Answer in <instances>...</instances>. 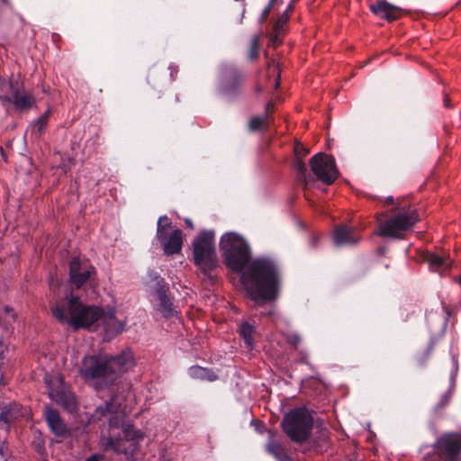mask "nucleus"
I'll return each instance as SVG.
<instances>
[{
    "label": "nucleus",
    "instance_id": "obj_1",
    "mask_svg": "<svg viewBox=\"0 0 461 461\" xmlns=\"http://www.w3.org/2000/svg\"><path fill=\"white\" fill-rule=\"evenodd\" d=\"M220 248L227 267L234 272L241 273V283L253 301H270L276 298L278 273L274 262L266 258L249 262L250 249L248 243L234 232L221 236Z\"/></svg>",
    "mask_w": 461,
    "mask_h": 461
},
{
    "label": "nucleus",
    "instance_id": "obj_2",
    "mask_svg": "<svg viewBox=\"0 0 461 461\" xmlns=\"http://www.w3.org/2000/svg\"><path fill=\"white\" fill-rule=\"evenodd\" d=\"M52 315L73 330H101L110 339L124 330L125 321H119L113 310L104 311L95 305L85 304L77 296L66 295L51 306Z\"/></svg>",
    "mask_w": 461,
    "mask_h": 461
},
{
    "label": "nucleus",
    "instance_id": "obj_3",
    "mask_svg": "<svg viewBox=\"0 0 461 461\" xmlns=\"http://www.w3.org/2000/svg\"><path fill=\"white\" fill-rule=\"evenodd\" d=\"M135 365L133 353L127 349L118 355L93 354L84 357L79 374L95 390L113 385Z\"/></svg>",
    "mask_w": 461,
    "mask_h": 461
},
{
    "label": "nucleus",
    "instance_id": "obj_4",
    "mask_svg": "<svg viewBox=\"0 0 461 461\" xmlns=\"http://www.w3.org/2000/svg\"><path fill=\"white\" fill-rule=\"evenodd\" d=\"M380 236L402 239L419 221L415 210L393 208L386 213L377 216Z\"/></svg>",
    "mask_w": 461,
    "mask_h": 461
},
{
    "label": "nucleus",
    "instance_id": "obj_5",
    "mask_svg": "<svg viewBox=\"0 0 461 461\" xmlns=\"http://www.w3.org/2000/svg\"><path fill=\"white\" fill-rule=\"evenodd\" d=\"M192 249L195 267L204 276H209L218 266L214 231H200L192 241Z\"/></svg>",
    "mask_w": 461,
    "mask_h": 461
},
{
    "label": "nucleus",
    "instance_id": "obj_6",
    "mask_svg": "<svg viewBox=\"0 0 461 461\" xmlns=\"http://www.w3.org/2000/svg\"><path fill=\"white\" fill-rule=\"evenodd\" d=\"M281 426L292 441L303 443L312 434L313 418L307 409L295 408L285 415Z\"/></svg>",
    "mask_w": 461,
    "mask_h": 461
},
{
    "label": "nucleus",
    "instance_id": "obj_7",
    "mask_svg": "<svg viewBox=\"0 0 461 461\" xmlns=\"http://www.w3.org/2000/svg\"><path fill=\"white\" fill-rule=\"evenodd\" d=\"M122 433L123 438L108 439L104 448L123 454L128 461H134V456L139 448V440L143 438V433L131 425L124 426Z\"/></svg>",
    "mask_w": 461,
    "mask_h": 461
},
{
    "label": "nucleus",
    "instance_id": "obj_8",
    "mask_svg": "<svg viewBox=\"0 0 461 461\" xmlns=\"http://www.w3.org/2000/svg\"><path fill=\"white\" fill-rule=\"evenodd\" d=\"M45 383L49 390V396L58 404L69 412L77 409V401L74 393L64 384L63 378L59 374L47 375Z\"/></svg>",
    "mask_w": 461,
    "mask_h": 461
},
{
    "label": "nucleus",
    "instance_id": "obj_9",
    "mask_svg": "<svg viewBox=\"0 0 461 461\" xmlns=\"http://www.w3.org/2000/svg\"><path fill=\"white\" fill-rule=\"evenodd\" d=\"M312 171L321 182L330 185L339 176L333 157L324 153H318L310 160Z\"/></svg>",
    "mask_w": 461,
    "mask_h": 461
},
{
    "label": "nucleus",
    "instance_id": "obj_10",
    "mask_svg": "<svg viewBox=\"0 0 461 461\" xmlns=\"http://www.w3.org/2000/svg\"><path fill=\"white\" fill-rule=\"evenodd\" d=\"M438 451L446 455L449 461H455L461 451V433H447L440 437L435 445Z\"/></svg>",
    "mask_w": 461,
    "mask_h": 461
},
{
    "label": "nucleus",
    "instance_id": "obj_11",
    "mask_svg": "<svg viewBox=\"0 0 461 461\" xmlns=\"http://www.w3.org/2000/svg\"><path fill=\"white\" fill-rule=\"evenodd\" d=\"M94 267L86 260L74 258L69 266L70 283L76 288L81 287L91 276Z\"/></svg>",
    "mask_w": 461,
    "mask_h": 461
},
{
    "label": "nucleus",
    "instance_id": "obj_12",
    "mask_svg": "<svg viewBox=\"0 0 461 461\" xmlns=\"http://www.w3.org/2000/svg\"><path fill=\"white\" fill-rule=\"evenodd\" d=\"M156 238L161 244L164 254L172 256L178 254L183 247V232L180 229H174L170 232L156 234Z\"/></svg>",
    "mask_w": 461,
    "mask_h": 461
},
{
    "label": "nucleus",
    "instance_id": "obj_13",
    "mask_svg": "<svg viewBox=\"0 0 461 461\" xmlns=\"http://www.w3.org/2000/svg\"><path fill=\"white\" fill-rule=\"evenodd\" d=\"M168 287L164 285L163 279H159L157 282L154 295L159 302L157 311L160 312L165 317H170L174 315V307L171 299L168 294Z\"/></svg>",
    "mask_w": 461,
    "mask_h": 461
},
{
    "label": "nucleus",
    "instance_id": "obj_14",
    "mask_svg": "<svg viewBox=\"0 0 461 461\" xmlns=\"http://www.w3.org/2000/svg\"><path fill=\"white\" fill-rule=\"evenodd\" d=\"M370 10L377 16L387 21H394L401 17L402 10L384 0L377 1L370 5Z\"/></svg>",
    "mask_w": 461,
    "mask_h": 461
},
{
    "label": "nucleus",
    "instance_id": "obj_15",
    "mask_svg": "<svg viewBox=\"0 0 461 461\" xmlns=\"http://www.w3.org/2000/svg\"><path fill=\"white\" fill-rule=\"evenodd\" d=\"M44 416L50 429L56 436H65L67 434V427L56 410L46 406Z\"/></svg>",
    "mask_w": 461,
    "mask_h": 461
},
{
    "label": "nucleus",
    "instance_id": "obj_16",
    "mask_svg": "<svg viewBox=\"0 0 461 461\" xmlns=\"http://www.w3.org/2000/svg\"><path fill=\"white\" fill-rule=\"evenodd\" d=\"M360 240L353 228L339 226L336 228L333 234V240L337 246L354 245Z\"/></svg>",
    "mask_w": 461,
    "mask_h": 461
},
{
    "label": "nucleus",
    "instance_id": "obj_17",
    "mask_svg": "<svg viewBox=\"0 0 461 461\" xmlns=\"http://www.w3.org/2000/svg\"><path fill=\"white\" fill-rule=\"evenodd\" d=\"M120 408V405L115 403L113 400L109 402H106L104 406L97 407L95 416L100 418L106 415H112L109 417V426L111 428H116L119 426L117 421V412Z\"/></svg>",
    "mask_w": 461,
    "mask_h": 461
},
{
    "label": "nucleus",
    "instance_id": "obj_18",
    "mask_svg": "<svg viewBox=\"0 0 461 461\" xmlns=\"http://www.w3.org/2000/svg\"><path fill=\"white\" fill-rule=\"evenodd\" d=\"M429 267L436 272L445 271L450 268L452 260L449 256L431 253L426 258Z\"/></svg>",
    "mask_w": 461,
    "mask_h": 461
},
{
    "label": "nucleus",
    "instance_id": "obj_19",
    "mask_svg": "<svg viewBox=\"0 0 461 461\" xmlns=\"http://www.w3.org/2000/svg\"><path fill=\"white\" fill-rule=\"evenodd\" d=\"M291 9V5H289L286 12H285L282 15H280L273 27V35L271 37V41L274 46H276L281 43L282 37L285 32V25L289 20V10Z\"/></svg>",
    "mask_w": 461,
    "mask_h": 461
},
{
    "label": "nucleus",
    "instance_id": "obj_20",
    "mask_svg": "<svg viewBox=\"0 0 461 461\" xmlns=\"http://www.w3.org/2000/svg\"><path fill=\"white\" fill-rule=\"evenodd\" d=\"M29 416V410L18 403H12L9 407L2 411L0 419L5 423L11 422L13 420Z\"/></svg>",
    "mask_w": 461,
    "mask_h": 461
},
{
    "label": "nucleus",
    "instance_id": "obj_21",
    "mask_svg": "<svg viewBox=\"0 0 461 461\" xmlns=\"http://www.w3.org/2000/svg\"><path fill=\"white\" fill-rule=\"evenodd\" d=\"M188 375L194 379L207 380L210 382L215 381L218 378L212 370L199 366H191L188 369Z\"/></svg>",
    "mask_w": 461,
    "mask_h": 461
},
{
    "label": "nucleus",
    "instance_id": "obj_22",
    "mask_svg": "<svg viewBox=\"0 0 461 461\" xmlns=\"http://www.w3.org/2000/svg\"><path fill=\"white\" fill-rule=\"evenodd\" d=\"M13 103L17 110H28L34 104V98L26 92H16L13 96Z\"/></svg>",
    "mask_w": 461,
    "mask_h": 461
},
{
    "label": "nucleus",
    "instance_id": "obj_23",
    "mask_svg": "<svg viewBox=\"0 0 461 461\" xmlns=\"http://www.w3.org/2000/svg\"><path fill=\"white\" fill-rule=\"evenodd\" d=\"M240 337L243 339L247 348L253 349L254 348V333L255 328L249 322H242L239 330Z\"/></svg>",
    "mask_w": 461,
    "mask_h": 461
},
{
    "label": "nucleus",
    "instance_id": "obj_24",
    "mask_svg": "<svg viewBox=\"0 0 461 461\" xmlns=\"http://www.w3.org/2000/svg\"><path fill=\"white\" fill-rule=\"evenodd\" d=\"M294 167L298 173L299 178L303 182V184L306 185L308 184L307 176H306V165L303 161L301 158H295L294 160Z\"/></svg>",
    "mask_w": 461,
    "mask_h": 461
},
{
    "label": "nucleus",
    "instance_id": "obj_25",
    "mask_svg": "<svg viewBox=\"0 0 461 461\" xmlns=\"http://www.w3.org/2000/svg\"><path fill=\"white\" fill-rule=\"evenodd\" d=\"M50 117V111L45 112L32 125L33 131L37 132V134H41L44 128L48 123V120Z\"/></svg>",
    "mask_w": 461,
    "mask_h": 461
},
{
    "label": "nucleus",
    "instance_id": "obj_26",
    "mask_svg": "<svg viewBox=\"0 0 461 461\" xmlns=\"http://www.w3.org/2000/svg\"><path fill=\"white\" fill-rule=\"evenodd\" d=\"M171 220L167 216H160L158 220L156 234H164L166 232H168V229L171 228Z\"/></svg>",
    "mask_w": 461,
    "mask_h": 461
},
{
    "label": "nucleus",
    "instance_id": "obj_27",
    "mask_svg": "<svg viewBox=\"0 0 461 461\" xmlns=\"http://www.w3.org/2000/svg\"><path fill=\"white\" fill-rule=\"evenodd\" d=\"M267 451L276 459L285 453L282 446L275 441H270L267 445Z\"/></svg>",
    "mask_w": 461,
    "mask_h": 461
},
{
    "label": "nucleus",
    "instance_id": "obj_28",
    "mask_svg": "<svg viewBox=\"0 0 461 461\" xmlns=\"http://www.w3.org/2000/svg\"><path fill=\"white\" fill-rule=\"evenodd\" d=\"M258 47H259V37L258 35H254L250 41L249 57L251 60H254L258 58Z\"/></svg>",
    "mask_w": 461,
    "mask_h": 461
},
{
    "label": "nucleus",
    "instance_id": "obj_29",
    "mask_svg": "<svg viewBox=\"0 0 461 461\" xmlns=\"http://www.w3.org/2000/svg\"><path fill=\"white\" fill-rule=\"evenodd\" d=\"M266 120L261 117H254L249 122L251 130L256 131L261 129L265 125Z\"/></svg>",
    "mask_w": 461,
    "mask_h": 461
},
{
    "label": "nucleus",
    "instance_id": "obj_30",
    "mask_svg": "<svg viewBox=\"0 0 461 461\" xmlns=\"http://www.w3.org/2000/svg\"><path fill=\"white\" fill-rule=\"evenodd\" d=\"M309 150L303 147L301 143H296L294 145V154L295 158H303L308 154Z\"/></svg>",
    "mask_w": 461,
    "mask_h": 461
},
{
    "label": "nucleus",
    "instance_id": "obj_31",
    "mask_svg": "<svg viewBox=\"0 0 461 461\" xmlns=\"http://www.w3.org/2000/svg\"><path fill=\"white\" fill-rule=\"evenodd\" d=\"M451 391H447V393H445L443 395H442V398H441V401H440V403L439 405L441 407L447 405L450 400V397H451Z\"/></svg>",
    "mask_w": 461,
    "mask_h": 461
},
{
    "label": "nucleus",
    "instance_id": "obj_32",
    "mask_svg": "<svg viewBox=\"0 0 461 461\" xmlns=\"http://www.w3.org/2000/svg\"><path fill=\"white\" fill-rule=\"evenodd\" d=\"M103 456L99 454H94L90 456L86 461H102Z\"/></svg>",
    "mask_w": 461,
    "mask_h": 461
},
{
    "label": "nucleus",
    "instance_id": "obj_33",
    "mask_svg": "<svg viewBox=\"0 0 461 461\" xmlns=\"http://www.w3.org/2000/svg\"><path fill=\"white\" fill-rule=\"evenodd\" d=\"M272 5H270V4H269V5H268L265 9H264V11H263V13H262V20L267 19V15L269 14V12H270V9H271V6H272Z\"/></svg>",
    "mask_w": 461,
    "mask_h": 461
},
{
    "label": "nucleus",
    "instance_id": "obj_34",
    "mask_svg": "<svg viewBox=\"0 0 461 461\" xmlns=\"http://www.w3.org/2000/svg\"><path fill=\"white\" fill-rule=\"evenodd\" d=\"M277 460L278 461H292V459L285 453H284L281 456V457H278Z\"/></svg>",
    "mask_w": 461,
    "mask_h": 461
},
{
    "label": "nucleus",
    "instance_id": "obj_35",
    "mask_svg": "<svg viewBox=\"0 0 461 461\" xmlns=\"http://www.w3.org/2000/svg\"><path fill=\"white\" fill-rule=\"evenodd\" d=\"M185 222L187 227H189L190 229H194V224H193V222H192V221L190 219H185Z\"/></svg>",
    "mask_w": 461,
    "mask_h": 461
},
{
    "label": "nucleus",
    "instance_id": "obj_36",
    "mask_svg": "<svg viewBox=\"0 0 461 461\" xmlns=\"http://www.w3.org/2000/svg\"><path fill=\"white\" fill-rule=\"evenodd\" d=\"M444 105H445V107H447V108H449V107L451 106V105H450V104H449V100H448V98H447V97H446V98H445V100H444Z\"/></svg>",
    "mask_w": 461,
    "mask_h": 461
},
{
    "label": "nucleus",
    "instance_id": "obj_37",
    "mask_svg": "<svg viewBox=\"0 0 461 461\" xmlns=\"http://www.w3.org/2000/svg\"><path fill=\"white\" fill-rule=\"evenodd\" d=\"M280 0H270V5H276L278 4Z\"/></svg>",
    "mask_w": 461,
    "mask_h": 461
},
{
    "label": "nucleus",
    "instance_id": "obj_38",
    "mask_svg": "<svg viewBox=\"0 0 461 461\" xmlns=\"http://www.w3.org/2000/svg\"><path fill=\"white\" fill-rule=\"evenodd\" d=\"M272 64H273V66L275 67V68L278 69V64H276V62H275V61H272Z\"/></svg>",
    "mask_w": 461,
    "mask_h": 461
},
{
    "label": "nucleus",
    "instance_id": "obj_39",
    "mask_svg": "<svg viewBox=\"0 0 461 461\" xmlns=\"http://www.w3.org/2000/svg\"><path fill=\"white\" fill-rule=\"evenodd\" d=\"M387 201H388V203H393V197H389V198L387 199Z\"/></svg>",
    "mask_w": 461,
    "mask_h": 461
},
{
    "label": "nucleus",
    "instance_id": "obj_40",
    "mask_svg": "<svg viewBox=\"0 0 461 461\" xmlns=\"http://www.w3.org/2000/svg\"><path fill=\"white\" fill-rule=\"evenodd\" d=\"M270 105H271V104H270V103H269V104H267V110H268V109H269Z\"/></svg>",
    "mask_w": 461,
    "mask_h": 461
},
{
    "label": "nucleus",
    "instance_id": "obj_41",
    "mask_svg": "<svg viewBox=\"0 0 461 461\" xmlns=\"http://www.w3.org/2000/svg\"><path fill=\"white\" fill-rule=\"evenodd\" d=\"M279 86V81L277 80L276 83V86L277 87Z\"/></svg>",
    "mask_w": 461,
    "mask_h": 461
}]
</instances>
